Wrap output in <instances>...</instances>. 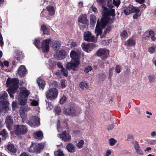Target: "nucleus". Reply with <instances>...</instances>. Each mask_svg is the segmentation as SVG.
Wrapping results in <instances>:
<instances>
[{"label": "nucleus", "mask_w": 156, "mask_h": 156, "mask_svg": "<svg viewBox=\"0 0 156 156\" xmlns=\"http://www.w3.org/2000/svg\"><path fill=\"white\" fill-rule=\"evenodd\" d=\"M106 1L107 0H97L98 3L102 7L105 14L107 15V16L101 18L100 23L99 22V20H98L95 30L97 36L98 37L99 35H100L101 38L105 37L107 33L110 31L113 27L111 26H108L105 30L103 33L102 32V29L104 28L108 23H113L115 20L114 17L115 15V10L114 9H107L104 6L106 4Z\"/></svg>", "instance_id": "nucleus-1"}, {"label": "nucleus", "mask_w": 156, "mask_h": 156, "mask_svg": "<svg viewBox=\"0 0 156 156\" xmlns=\"http://www.w3.org/2000/svg\"><path fill=\"white\" fill-rule=\"evenodd\" d=\"M19 81L17 78L11 79L8 78L6 81V85L9 87L8 92L11 98H13V94L15 93L19 88Z\"/></svg>", "instance_id": "nucleus-2"}, {"label": "nucleus", "mask_w": 156, "mask_h": 156, "mask_svg": "<svg viewBox=\"0 0 156 156\" xmlns=\"http://www.w3.org/2000/svg\"><path fill=\"white\" fill-rule=\"evenodd\" d=\"M51 42L50 39H47L44 40L41 46V43L39 38L35 39L34 43L35 46L37 48H42V51L44 53H47L49 50V44Z\"/></svg>", "instance_id": "nucleus-3"}, {"label": "nucleus", "mask_w": 156, "mask_h": 156, "mask_svg": "<svg viewBox=\"0 0 156 156\" xmlns=\"http://www.w3.org/2000/svg\"><path fill=\"white\" fill-rule=\"evenodd\" d=\"M29 94V91L24 87L20 88V93L18 96V100L20 105H23L27 102V98Z\"/></svg>", "instance_id": "nucleus-4"}, {"label": "nucleus", "mask_w": 156, "mask_h": 156, "mask_svg": "<svg viewBox=\"0 0 156 156\" xmlns=\"http://www.w3.org/2000/svg\"><path fill=\"white\" fill-rule=\"evenodd\" d=\"M80 108L75 105H72L65 108L64 112L65 115L67 116H75L77 115L80 112Z\"/></svg>", "instance_id": "nucleus-5"}, {"label": "nucleus", "mask_w": 156, "mask_h": 156, "mask_svg": "<svg viewBox=\"0 0 156 156\" xmlns=\"http://www.w3.org/2000/svg\"><path fill=\"white\" fill-rule=\"evenodd\" d=\"M27 129L25 125H15L14 126V132L17 135L24 134L26 133Z\"/></svg>", "instance_id": "nucleus-6"}, {"label": "nucleus", "mask_w": 156, "mask_h": 156, "mask_svg": "<svg viewBox=\"0 0 156 156\" xmlns=\"http://www.w3.org/2000/svg\"><path fill=\"white\" fill-rule=\"evenodd\" d=\"M44 147V145L42 143L33 144L32 143L29 149V151L30 152L40 153L41 151L43 149Z\"/></svg>", "instance_id": "nucleus-7"}, {"label": "nucleus", "mask_w": 156, "mask_h": 156, "mask_svg": "<svg viewBox=\"0 0 156 156\" xmlns=\"http://www.w3.org/2000/svg\"><path fill=\"white\" fill-rule=\"evenodd\" d=\"M58 92L55 88L50 89L46 92V96L47 98L51 100H53L57 97Z\"/></svg>", "instance_id": "nucleus-8"}, {"label": "nucleus", "mask_w": 156, "mask_h": 156, "mask_svg": "<svg viewBox=\"0 0 156 156\" xmlns=\"http://www.w3.org/2000/svg\"><path fill=\"white\" fill-rule=\"evenodd\" d=\"M28 124L31 127H35L40 125V119L37 115L32 117L30 120L27 122Z\"/></svg>", "instance_id": "nucleus-9"}, {"label": "nucleus", "mask_w": 156, "mask_h": 156, "mask_svg": "<svg viewBox=\"0 0 156 156\" xmlns=\"http://www.w3.org/2000/svg\"><path fill=\"white\" fill-rule=\"evenodd\" d=\"M84 40L88 42H93L97 41L96 38L89 31L85 32L83 34Z\"/></svg>", "instance_id": "nucleus-10"}, {"label": "nucleus", "mask_w": 156, "mask_h": 156, "mask_svg": "<svg viewBox=\"0 0 156 156\" xmlns=\"http://www.w3.org/2000/svg\"><path fill=\"white\" fill-rule=\"evenodd\" d=\"M109 53V50L105 48L100 49L97 52L98 56H100L104 60L107 59Z\"/></svg>", "instance_id": "nucleus-11"}, {"label": "nucleus", "mask_w": 156, "mask_h": 156, "mask_svg": "<svg viewBox=\"0 0 156 156\" xmlns=\"http://www.w3.org/2000/svg\"><path fill=\"white\" fill-rule=\"evenodd\" d=\"M80 52L79 51H72L70 53V56L73 62L80 63Z\"/></svg>", "instance_id": "nucleus-12"}, {"label": "nucleus", "mask_w": 156, "mask_h": 156, "mask_svg": "<svg viewBox=\"0 0 156 156\" xmlns=\"http://www.w3.org/2000/svg\"><path fill=\"white\" fill-rule=\"evenodd\" d=\"M80 63L71 61L70 62H67L66 64V67L67 69H71L74 71L78 70V66Z\"/></svg>", "instance_id": "nucleus-13"}, {"label": "nucleus", "mask_w": 156, "mask_h": 156, "mask_svg": "<svg viewBox=\"0 0 156 156\" xmlns=\"http://www.w3.org/2000/svg\"><path fill=\"white\" fill-rule=\"evenodd\" d=\"M142 37L145 40L149 39L151 38L153 41H155V40L154 33L152 30L146 31L143 34Z\"/></svg>", "instance_id": "nucleus-14"}, {"label": "nucleus", "mask_w": 156, "mask_h": 156, "mask_svg": "<svg viewBox=\"0 0 156 156\" xmlns=\"http://www.w3.org/2000/svg\"><path fill=\"white\" fill-rule=\"evenodd\" d=\"M82 49L86 52H89L91 51L92 49L95 47V44L93 43H90L88 44H85L83 43L81 44Z\"/></svg>", "instance_id": "nucleus-15"}, {"label": "nucleus", "mask_w": 156, "mask_h": 156, "mask_svg": "<svg viewBox=\"0 0 156 156\" xmlns=\"http://www.w3.org/2000/svg\"><path fill=\"white\" fill-rule=\"evenodd\" d=\"M59 136L65 142L69 141L71 139V136L66 131H63L61 134H59Z\"/></svg>", "instance_id": "nucleus-16"}, {"label": "nucleus", "mask_w": 156, "mask_h": 156, "mask_svg": "<svg viewBox=\"0 0 156 156\" xmlns=\"http://www.w3.org/2000/svg\"><path fill=\"white\" fill-rule=\"evenodd\" d=\"M6 148L9 153L10 154H14L16 153L17 151L16 147L14 144L10 143L6 146Z\"/></svg>", "instance_id": "nucleus-17"}, {"label": "nucleus", "mask_w": 156, "mask_h": 156, "mask_svg": "<svg viewBox=\"0 0 156 156\" xmlns=\"http://www.w3.org/2000/svg\"><path fill=\"white\" fill-rule=\"evenodd\" d=\"M27 69L24 66L21 65L19 67L18 70V73L20 76H24L27 74Z\"/></svg>", "instance_id": "nucleus-18"}, {"label": "nucleus", "mask_w": 156, "mask_h": 156, "mask_svg": "<svg viewBox=\"0 0 156 156\" xmlns=\"http://www.w3.org/2000/svg\"><path fill=\"white\" fill-rule=\"evenodd\" d=\"M30 108L28 107H23L20 109V116L23 120L25 119L27 115V112L29 110Z\"/></svg>", "instance_id": "nucleus-19"}, {"label": "nucleus", "mask_w": 156, "mask_h": 156, "mask_svg": "<svg viewBox=\"0 0 156 156\" xmlns=\"http://www.w3.org/2000/svg\"><path fill=\"white\" fill-rule=\"evenodd\" d=\"M65 56V53L64 51L62 50H59V51L54 55V57L59 60L64 58Z\"/></svg>", "instance_id": "nucleus-20"}, {"label": "nucleus", "mask_w": 156, "mask_h": 156, "mask_svg": "<svg viewBox=\"0 0 156 156\" xmlns=\"http://www.w3.org/2000/svg\"><path fill=\"white\" fill-rule=\"evenodd\" d=\"M5 122L7 128L10 129L12 128L13 122L12 117L10 116H7L5 119Z\"/></svg>", "instance_id": "nucleus-21"}, {"label": "nucleus", "mask_w": 156, "mask_h": 156, "mask_svg": "<svg viewBox=\"0 0 156 156\" xmlns=\"http://www.w3.org/2000/svg\"><path fill=\"white\" fill-rule=\"evenodd\" d=\"M78 22L83 24H87L88 22V20L87 18V15L86 14L80 16L78 19Z\"/></svg>", "instance_id": "nucleus-22"}, {"label": "nucleus", "mask_w": 156, "mask_h": 156, "mask_svg": "<svg viewBox=\"0 0 156 156\" xmlns=\"http://www.w3.org/2000/svg\"><path fill=\"white\" fill-rule=\"evenodd\" d=\"M136 7H134L130 5L128 7H126L124 10V12L126 15H128L134 11V10Z\"/></svg>", "instance_id": "nucleus-23"}, {"label": "nucleus", "mask_w": 156, "mask_h": 156, "mask_svg": "<svg viewBox=\"0 0 156 156\" xmlns=\"http://www.w3.org/2000/svg\"><path fill=\"white\" fill-rule=\"evenodd\" d=\"M92 112L93 110L92 109L87 108L85 113V119L87 120L91 119Z\"/></svg>", "instance_id": "nucleus-24"}, {"label": "nucleus", "mask_w": 156, "mask_h": 156, "mask_svg": "<svg viewBox=\"0 0 156 156\" xmlns=\"http://www.w3.org/2000/svg\"><path fill=\"white\" fill-rule=\"evenodd\" d=\"M60 42L58 41H54L52 43V47L55 51H58L61 46Z\"/></svg>", "instance_id": "nucleus-25"}, {"label": "nucleus", "mask_w": 156, "mask_h": 156, "mask_svg": "<svg viewBox=\"0 0 156 156\" xmlns=\"http://www.w3.org/2000/svg\"><path fill=\"white\" fill-rule=\"evenodd\" d=\"M37 83L40 89H43L44 88L45 85V83L44 80L41 78H39L37 81Z\"/></svg>", "instance_id": "nucleus-26"}, {"label": "nucleus", "mask_w": 156, "mask_h": 156, "mask_svg": "<svg viewBox=\"0 0 156 156\" xmlns=\"http://www.w3.org/2000/svg\"><path fill=\"white\" fill-rule=\"evenodd\" d=\"M9 104V102L7 99L0 101V105L3 108H7Z\"/></svg>", "instance_id": "nucleus-27"}, {"label": "nucleus", "mask_w": 156, "mask_h": 156, "mask_svg": "<svg viewBox=\"0 0 156 156\" xmlns=\"http://www.w3.org/2000/svg\"><path fill=\"white\" fill-rule=\"evenodd\" d=\"M8 94L6 92L2 91L0 92V101L7 99Z\"/></svg>", "instance_id": "nucleus-28"}, {"label": "nucleus", "mask_w": 156, "mask_h": 156, "mask_svg": "<svg viewBox=\"0 0 156 156\" xmlns=\"http://www.w3.org/2000/svg\"><path fill=\"white\" fill-rule=\"evenodd\" d=\"M67 150L71 153H73L75 151V147L72 144L69 143L66 146Z\"/></svg>", "instance_id": "nucleus-29"}, {"label": "nucleus", "mask_w": 156, "mask_h": 156, "mask_svg": "<svg viewBox=\"0 0 156 156\" xmlns=\"http://www.w3.org/2000/svg\"><path fill=\"white\" fill-rule=\"evenodd\" d=\"M34 137L37 139L41 138L43 137V134L41 130L35 132L34 134Z\"/></svg>", "instance_id": "nucleus-30"}, {"label": "nucleus", "mask_w": 156, "mask_h": 156, "mask_svg": "<svg viewBox=\"0 0 156 156\" xmlns=\"http://www.w3.org/2000/svg\"><path fill=\"white\" fill-rule=\"evenodd\" d=\"M80 87L82 89H84V88L86 89H88L90 88L88 84L86 82L82 81L79 84Z\"/></svg>", "instance_id": "nucleus-31"}, {"label": "nucleus", "mask_w": 156, "mask_h": 156, "mask_svg": "<svg viewBox=\"0 0 156 156\" xmlns=\"http://www.w3.org/2000/svg\"><path fill=\"white\" fill-rule=\"evenodd\" d=\"M41 29L43 31V34L48 35L50 34V31L49 29L47 27L45 26L44 25L42 26Z\"/></svg>", "instance_id": "nucleus-32"}, {"label": "nucleus", "mask_w": 156, "mask_h": 156, "mask_svg": "<svg viewBox=\"0 0 156 156\" xmlns=\"http://www.w3.org/2000/svg\"><path fill=\"white\" fill-rule=\"evenodd\" d=\"M134 11L133 12L135 13L133 15V17L134 19H137L140 15V10L138 7H136L134 10Z\"/></svg>", "instance_id": "nucleus-33"}, {"label": "nucleus", "mask_w": 156, "mask_h": 156, "mask_svg": "<svg viewBox=\"0 0 156 156\" xmlns=\"http://www.w3.org/2000/svg\"><path fill=\"white\" fill-rule=\"evenodd\" d=\"M135 44V42L134 40L132 38L129 39L125 43V44L129 46H132L134 45Z\"/></svg>", "instance_id": "nucleus-34"}, {"label": "nucleus", "mask_w": 156, "mask_h": 156, "mask_svg": "<svg viewBox=\"0 0 156 156\" xmlns=\"http://www.w3.org/2000/svg\"><path fill=\"white\" fill-rule=\"evenodd\" d=\"M96 21V16L94 15H90V24L92 26H94L95 25Z\"/></svg>", "instance_id": "nucleus-35"}, {"label": "nucleus", "mask_w": 156, "mask_h": 156, "mask_svg": "<svg viewBox=\"0 0 156 156\" xmlns=\"http://www.w3.org/2000/svg\"><path fill=\"white\" fill-rule=\"evenodd\" d=\"M47 10L48 11L49 14L51 16L54 14L55 10L53 7L48 6L47 7Z\"/></svg>", "instance_id": "nucleus-36"}, {"label": "nucleus", "mask_w": 156, "mask_h": 156, "mask_svg": "<svg viewBox=\"0 0 156 156\" xmlns=\"http://www.w3.org/2000/svg\"><path fill=\"white\" fill-rule=\"evenodd\" d=\"M54 111L55 115H59L61 112V110L59 107L58 106H55L54 108Z\"/></svg>", "instance_id": "nucleus-37"}, {"label": "nucleus", "mask_w": 156, "mask_h": 156, "mask_svg": "<svg viewBox=\"0 0 156 156\" xmlns=\"http://www.w3.org/2000/svg\"><path fill=\"white\" fill-rule=\"evenodd\" d=\"M84 144V141L83 140H79L77 143L76 146L79 148H81Z\"/></svg>", "instance_id": "nucleus-38"}, {"label": "nucleus", "mask_w": 156, "mask_h": 156, "mask_svg": "<svg viewBox=\"0 0 156 156\" xmlns=\"http://www.w3.org/2000/svg\"><path fill=\"white\" fill-rule=\"evenodd\" d=\"M54 154L55 155L57 156H62L64 155L63 151L60 149L55 151Z\"/></svg>", "instance_id": "nucleus-39"}, {"label": "nucleus", "mask_w": 156, "mask_h": 156, "mask_svg": "<svg viewBox=\"0 0 156 156\" xmlns=\"http://www.w3.org/2000/svg\"><path fill=\"white\" fill-rule=\"evenodd\" d=\"M7 134L6 131L5 129H3L0 133V135H2L3 138L5 139L6 137Z\"/></svg>", "instance_id": "nucleus-40"}, {"label": "nucleus", "mask_w": 156, "mask_h": 156, "mask_svg": "<svg viewBox=\"0 0 156 156\" xmlns=\"http://www.w3.org/2000/svg\"><path fill=\"white\" fill-rule=\"evenodd\" d=\"M109 143L110 145L113 146L116 143V140L113 138H111L109 140Z\"/></svg>", "instance_id": "nucleus-41"}, {"label": "nucleus", "mask_w": 156, "mask_h": 156, "mask_svg": "<svg viewBox=\"0 0 156 156\" xmlns=\"http://www.w3.org/2000/svg\"><path fill=\"white\" fill-rule=\"evenodd\" d=\"M57 129L58 132H60L62 131V129L61 126L60 125V120L58 119V122L57 124Z\"/></svg>", "instance_id": "nucleus-42"}, {"label": "nucleus", "mask_w": 156, "mask_h": 156, "mask_svg": "<svg viewBox=\"0 0 156 156\" xmlns=\"http://www.w3.org/2000/svg\"><path fill=\"white\" fill-rule=\"evenodd\" d=\"M136 153L140 155H142L144 154L143 151L141 149L140 147L135 148Z\"/></svg>", "instance_id": "nucleus-43"}, {"label": "nucleus", "mask_w": 156, "mask_h": 156, "mask_svg": "<svg viewBox=\"0 0 156 156\" xmlns=\"http://www.w3.org/2000/svg\"><path fill=\"white\" fill-rule=\"evenodd\" d=\"M92 69V68L90 66H88L85 67L84 69V72L85 73H87Z\"/></svg>", "instance_id": "nucleus-44"}, {"label": "nucleus", "mask_w": 156, "mask_h": 156, "mask_svg": "<svg viewBox=\"0 0 156 156\" xmlns=\"http://www.w3.org/2000/svg\"><path fill=\"white\" fill-rule=\"evenodd\" d=\"M61 72L65 76H67L68 75V72L67 70L65 69L64 68L62 69L61 70Z\"/></svg>", "instance_id": "nucleus-45"}, {"label": "nucleus", "mask_w": 156, "mask_h": 156, "mask_svg": "<svg viewBox=\"0 0 156 156\" xmlns=\"http://www.w3.org/2000/svg\"><path fill=\"white\" fill-rule=\"evenodd\" d=\"M17 56V60H19L23 58L22 53L21 52H17L16 53Z\"/></svg>", "instance_id": "nucleus-46"}, {"label": "nucleus", "mask_w": 156, "mask_h": 156, "mask_svg": "<svg viewBox=\"0 0 156 156\" xmlns=\"http://www.w3.org/2000/svg\"><path fill=\"white\" fill-rule=\"evenodd\" d=\"M66 97L65 96H63L60 99V103L61 105L63 104L66 101Z\"/></svg>", "instance_id": "nucleus-47"}, {"label": "nucleus", "mask_w": 156, "mask_h": 156, "mask_svg": "<svg viewBox=\"0 0 156 156\" xmlns=\"http://www.w3.org/2000/svg\"><path fill=\"white\" fill-rule=\"evenodd\" d=\"M155 51V48L154 47H151L148 49V52L150 53H153Z\"/></svg>", "instance_id": "nucleus-48"}, {"label": "nucleus", "mask_w": 156, "mask_h": 156, "mask_svg": "<svg viewBox=\"0 0 156 156\" xmlns=\"http://www.w3.org/2000/svg\"><path fill=\"white\" fill-rule=\"evenodd\" d=\"M120 35L122 37L125 38L127 37L128 34L126 30H123L121 33Z\"/></svg>", "instance_id": "nucleus-49"}, {"label": "nucleus", "mask_w": 156, "mask_h": 156, "mask_svg": "<svg viewBox=\"0 0 156 156\" xmlns=\"http://www.w3.org/2000/svg\"><path fill=\"white\" fill-rule=\"evenodd\" d=\"M149 81L150 82H153L155 80V76L154 75H150L148 77Z\"/></svg>", "instance_id": "nucleus-50"}, {"label": "nucleus", "mask_w": 156, "mask_h": 156, "mask_svg": "<svg viewBox=\"0 0 156 156\" xmlns=\"http://www.w3.org/2000/svg\"><path fill=\"white\" fill-rule=\"evenodd\" d=\"M113 3L115 6L118 7L120 4V0H117L116 1H115V0H113Z\"/></svg>", "instance_id": "nucleus-51"}, {"label": "nucleus", "mask_w": 156, "mask_h": 156, "mask_svg": "<svg viewBox=\"0 0 156 156\" xmlns=\"http://www.w3.org/2000/svg\"><path fill=\"white\" fill-rule=\"evenodd\" d=\"M121 67L119 65H117L115 67V71L117 73H119L120 72Z\"/></svg>", "instance_id": "nucleus-52"}, {"label": "nucleus", "mask_w": 156, "mask_h": 156, "mask_svg": "<svg viewBox=\"0 0 156 156\" xmlns=\"http://www.w3.org/2000/svg\"><path fill=\"white\" fill-rule=\"evenodd\" d=\"M31 105L33 106H37L38 105V101L36 100H33L31 103Z\"/></svg>", "instance_id": "nucleus-53"}, {"label": "nucleus", "mask_w": 156, "mask_h": 156, "mask_svg": "<svg viewBox=\"0 0 156 156\" xmlns=\"http://www.w3.org/2000/svg\"><path fill=\"white\" fill-rule=\"evenodd\" d=\"M132 143L134 146L135 148L140 147L139 145L138 142L136 141H133Z\"/></svg>", "instance_id": "nucleus-54"}, {"label": "nucleus", "mask_w": 156, "mask_h": 156, "mask_svg": "<svg viewBox=\"0 0 156 156\" xmlns=\"http://www.w3.org/2000/svg\"><path fill=\"white\" fill-rule=\"evenodd\" d=\"M149 143L151 145H155L156 144V140H150L149 142Z\"/></svg>", "instance_id": "nucleus-55"}, {"label": "nucleus", "mask_w": 156, "mask_h": 156, "mask_svg": "<svg viewBox=\"0 0 156 156\" xmlns=\"http://www.w3.org/2000/svg\"><path fill=\"white\" fill-rule=\"evenodd\" d=\"M111 41V40H107L104 41L103 43L105 45H108L109 44Z\"/></svg>", "instance_id": "nucleus-56"}, {"label": "nucleus", "mask_w": 156, "mask_h": 156, "mask_svg": "<svg viewBox=\"0 0 156 156\" xmlns=\"http://www.w3.org/2000/svg\"><path fill=\"white\" fill-rule=\"evenodd\" d=\"M113 69V68H112L111 69H110L109 71V79H110L111 76L112 75V71Z\"/></svg>", "instance_id": "nucleus-57"}, {"label": "nucleus", "mask_w": 156, "mask_h": 156, "mask_svg": "<svg viewBox=\"0 0 156 156\" xmlns=\"http://www.w3.org/2000/svg\"><path fill=\"white\" fill-rule=\"evenodd\" d=\"M114 127L113 124L110 125H108L107 127L108 129L109 130L112 129Z\"/></svg>", "instance_id": "nucleus-58"}, {"label": "nucleus", "mask_w": 156, "mask_h": 156, "mask_svg": "<svg viewBox=\"0 0 156 156\" xmlns=\"http://www.w3.org/2000/svg\"><path fill=\"white\" fill-rule=\"evenodd\" d=\"M57 66L58 67L61 69V70L64 68L62 65V63L60 62L57 63Z\"/></svg>", "instance_id": "nucleus-59"}, {"label": "nucleus", "mask_w": 156, "mask_h": 156, "mask_svg": "<svg viewBox=\"0 0 156 156\" xmlns=\"http://www.w3.org/2000/svg\"><path fill=\"white\" fill-rule=\"evenodd\" d=\"M111 4H112V0H108V1L107 5L108 7L110 9L112 7V5H111Z\"/></svg>", "instance_id": "nucleus-60"}, {"label": "nucleus", "mask_w": 156, "mask_h": 156, "mask_svg": "<svg viewBox=\"0 0 156 156\" xmlns=\"http://www.w3.org/2000/svg\"><path fill=\"white\" fill-rule=\"evenodd\" d=\"M111 151L110 150H108L106 151V153L105 154V156L109 155L111 154Z\"/></svg>", "instance_id": "nucleus-61"}, {"label": "nucleus", "mask_w": 156, "mask_h": 156, "mask_svg": "<svg viewBox=\"0 0 156 156\" xmlns=\"http://www.w3.org/2000/svg\"><path fill=\"white\" fill-rule=\"evenodd\" d=\"M91 8L92 11H93L94 12H97V9L95 7L92 6Z\"/></svg>", "instance_id": "nucleus-62"}, {"label": "nucleus", "mask_w": 156, "mask_h": 156, "mask_svg": "<svg viewBox=\"0 0 156 156\" xmlns=\"http://www.w3.org/2000/svg\"><path fill=\"white\" fill-rule=\"evenodd\" d=\"M70 47L71 48L74 47L76 46V44L75 42H72L70 43Z\"/></svg>", "instance_id": "nucleus-63"}, {"label": "nucleus", "mask_w": 156, "mask_h": 156, "mask_svg": "<svg viewBox=\"0 0 156 156\" xmlns=\"http://www.w3.org/2000/svg\"><path fill=\"white\" fill-rule=\"evenodd\" d=\"M12 108L13 109L15 108L16 106V102H14V101L12 103Z\"/></svg>", "instance_id": "nucleus-64"}]
</instances>
